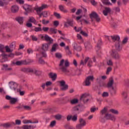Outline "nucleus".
I'll use <instances>...</instances> for the list:
<instances>
[{"label": "nucleus", "instance_id": "20e7f679", "mask_svg": "<svg viewBox=\"0 0 129 129\" xmlns=\"http://www.w3.org/2000/svg\"><path fill=\"white\" fill-rule=\"evenodd\" d=\"M23 8L25 12H26L24 13L26 16H28V14H30V13H33V7L31 5L25 4Z\"/></svg>", "mask_w": 129, "mask_h": 129}, {"label": "nucleus", "instance_id": "603ef678", "mask_svg": "<svg viewBox=\"0 0 129 129\" xmlns=\"http://www.w3.org/2000/svg\"><path fill=\"white\" fill-rule=\"evenodd\" d=\"M77 117H78L77 114H76L72 117V120H73V121H76V120H77Z\"/></svg>", "mask_w": 129, "mask_h": 129}, {"label": "nucleus", "instance_id": "f704fd0d", "mask_svg": "<svg viewBox=\"0 0 129 129\" xmlns=\"http://www.w3.org/2000/svg\"><path fill=\"white\" fill-rule=\"evenodd\" d=\"M33 73H34V74H35V75H36V76H40V75H41V74H42V72L40 71H38V70H33Z\"/></svg>", "mask_w": 129, "mask_h": 129}, {"label": "nucleus", "instance_id": "4be33fe9", "mask_svg": "<svg viewBox=\"0 0 129 129\" xmlns=\"http://www.w3.org/2000/svg\"><path fill=\"white\" fill-rule=\"evenodd\" d=\"M41 15H42L44 18H48L50 16V13L49 11H43L41 13Z\"/></svg>", "mask_w": 129, "mask_h": 129}, {"label": "nucleus", "instance_id": "423d86ee", "mask_svg": "<svg viewBox=\"0 0 129 129\" xmlns=\"http://www.w3.org/2000/svg\"><path fill=\"white\" fill-rule=\"evenodd\" d=\"M6 98L7 100H10V104H16L19 101L18 98H13L9 95H6Z\"/></svg>", "mask_w": 129, "mask_h": 129}, {"label": "nucleus", "instance_id": "8fccbe9b", "mask_svg": "<svg viewBox=\"0 0 129 129\" xmlns=\"http://www.w3.org/2000/svg\"><path fill=\"white\" fill-rule=\"evenodd\" d=\"M80 34L82 35V36H84V37H88V34L85 31H83V30L81 31Z\"/></svg>", "mask_w": 129, "mask_h": 129}, {"label": "nucleus", "instance_id": "0e129e2a", "mask_svg": "<svg viewBox=\"0 0 129 129\" xmlns=\"http://www.w3.org/2000/svg\"><path fill=\"white\" fill-rule=\"evenodd\" d=\"M90 1L91 4L93 6H96L97 5V2H95L94 0H89Z\"/></svg>", "mask_w": 129, "mask_h": 129}, {"label": "nucleus", "instance_id": "c03bdc74", "mask_svg": "<svg viewBox=\"0 0 129 129\" xmlns=\"http://www.w3.org/2000/svg\"><path fill=\"white\" fill-rule=\"evenodd\" d=\"M35 11H36L37 15H38V16H39V18H42V16H43V14H42V13H41V11H39L38 10V9H35Z\"/></svg>", "mask_w": 129, "mask_h": 129}, {"label": "nucleus", "instance_id": "69168bd1", "mask_svg": "<svg viewBox=\"0 0 129 129\" xmlns=\"http://www.w3.org/2000/svg\"><path fill=\"white\" fill-rule=\"evenodd\" d=\"M33 52H34V51L31 48H28L27 49L28 54H32Z\"/></svg>", "mask_w": 129, "mask_h": 129}, {"label": "nucleus", "instance_id": "e433bc0d", "mask_svg": "<svg viewBox=\"0 0 129 129\" xmlns=\"http://www.w3.org/2000/svg\"><path fill=\"white\" fill-rule=\"evenodd\" d=\"M71 104H76L78 103V99H74L71 100Z\"/></svg>", "mask_w": 129, "mask_h": 129}, {"label": "nucleus", "instance_id": "de8ad7c7", "mask_svg": "<svg viewBox=\"0 0 129 129\" xmlns=\"http://www.w3.org/2000/svg\"><path fill=\"white\" fill-rule=\"evenodd\" d=\"M109 94L107 92H104L102 94V97H107L109 96Z\"/></svg>", "mask_w": 129, "mask_h": 129}, {"label": "nucleus", "instance_id": "13d9d810", "mask_svg": "<svg viewBox=\"0 0 129 129\" xmlns=\"http://www.w3.org/2000/svg\"><path fill=\"white\" fill-rule=\"evenodd\" d=\"M31 38H32V41H38V38L35 35H31Z\"/></svg>", "mask_w": 129, "mask_h": 129}, {"label": "nucleus", "instance_id": "a878e982", "mask_svg": "<svg viewBox=\"0 0 129 129\" xmlns=\"http://www.w3.org/2000/svg\"><path fill=\"white\" fill-rule=\"evenodd\" d=\"M111 38L113 41H117V42H119V40L120 39V38L118 35L112 36H111Z\"/></svg>", "mask_w": 129, "mask_h": 129}, {"label": "nucleus", "instance_id": "58836bf2", "mask_svg": "<svg viewBox=\"0 0 129 129\" xmlns=\"http://www.w3.org/2000/svg\"><path fill=\"white\" fill-rule=\"evenodd\" d=\"M49 32H50V33H51V34H57V29H54V28H50L49 29Z\"/></svg>", "mask_w": 129, "mask_h": 129}, {"label": "nucleus", "instance_id": "5701e85b", "mask_svg": "<svg viewBox=\"0 0 129 129\" xmlns=\"http://www.w3.org/2000/svg\"><path fill=\"white\" fill-rule=\"evenodd\" d=\"M80 70H77L72 72V74L73 76H75V75H80L81 73L80 72Z\"/></svg>", "mask_w": 129, "mask_h": 129}, {"label": "nucleus", "instance_id": "bb28decb", "mask_svg": "<svg viewBox=\"0 0 129 129\" xmlns=\"http://www.w3.org/2000/svg\"><path fill=\"white\" fill-rule=\"evenodd\" d=\"M109 0H101L102 3L105 6H112V4L108 2Z\"/></svg>", "mask_w": 129, "mask_h": 129}, {"label": "nucleus", "instance_id": "774afa93", "mask_svg": "<svg viewBox=\"0 0 129 129\" xmlns=\"http://www.w3.org/2000/svg\"><path fill=\"white\" fill-rule=\"evenodd\" d=\"M92 63H93L92 60H89L88 63V67H91L92 66Z\"/></svg>", "mask_w": 129, "mask_h": 129}, {"label": "nucleus", "instance_id": "cd10ccee", "mask_svg": "<svg viewBox=\"0 0 129 129\" xmlns=\"http://www.w3.org/2000/svg\"><path fill=\"white\" fill-rule=\"evenodd\" d=\"M111 95H115L116 94V90L114 89L113 87L109 90Z\"/></svg>", "mask_w": 129, "mask_h": 129}, {"label": "nucleus", "instance_id": "09e8293b", "mask_svg": "<svg viewBox=\"0 0 129 129\" xmlns=\"http://www.w3.org/2000/svg\"><path fill=\"white\" fill-rule=\"evenodd\" d=\"M107 64L108 65V66H113V62H112V60L111 59H109L107 61Z\"/></svg>", "mask_w": 129, "mask_h": 129}, {"label": "nucleus", "instance_id": "aec40b11", "mask_svg": "<svg viewBox=\"0 0 129 129\" xmlns=\"http://www.w3.org/2000/svg\"><path fill=\"white\" fill-rule=\"evenodd\" d=\"M79 124L82 125V126H85L86 125V121L84 120L83 118H81L79 120Z\"/></svg>", "mask_w": 129, "mask_h": 129}, {"label": "nucleus", "instance_id": "a18cd8bd", "mask_svg": "<svg viewBox=\"0 0 129 129\" xmlns=\"http://www.w3.org/2000/svg\"><path fill=\"white\" fill-rule=\"evenodd\" d=\"M56 125V120H53L50 122L49 126L53 127Z\"/></svg>", "mask_w": 129, "mask_h": 129}, {"label": "nucleus", "instance_id": "f8f14e48", "mask_svg": "<svg viewBox=\"0 0 129 129\" xmlns=\"http://www.w3.org/2000/svg\"><path fill=\"white\" fill-rule=\"evenodd\" d=\"M111 12V9L109 7H105L104 10L103 11V14L105 16H108V13Z\"/></svg>", "mask_w": 129, "mask_h": 129}, {"label": "nucleus", "instance_id": "72a5a7b5", "mask_svg": "<svg viewBox=\"0 0 129 129\" xmlns=\"http://www.w3.org/2000/svg\"><path fill=\"white\" fill-rule=\"evenodd\" d=\"M85 47L86 48V49H90L91 48H92L91 45H90V42H89V41L85 42Z\"/></svg>", "mask_w": 129, "mask_h": 129}, {"label": "nucleus", "instance_id": "4d7b16f0", "mask_svg": "<svg viewBox=\"0 0 129 129\" xmlns=\"http://www.w3.org/2000/svg\"><path fill=\"white\" fill-rule=\"evenodd\" d=\"M54 16H55L57 19H61V16L60 15V14L54 12Z\"/></svg>", "mask_w": 129, "mask_h": 129}, {"label": "nucleus", "instance_id": "412c9836", "mask_svg": "<svg viewBox=\"0 0 129 129\" xmlns=\"http://www.w3.org/2000/svg\"><path fill=\"white\" fill-rule=\"evenodd\" d=\"M49 49V44L48 43H44L42 45V50H43V51H48Z\"/></svg>", "mask_w": 129, "mask_h": 129}, {"label": "nucleus", "instance_id": "79ce46f5", "mask_svg": "<svg viewBox=\"0 0 129 129\" xmlns=\"http://www.w3.org/2000/svg\"><path fill=\"white\" fill-rule=\"evenodd\" d=\"M110 112H112V113H113L114 114H118V111L117 110L111 109H110Z\"/></svg>", "mask_w": 129, "mask_h": 129}, {"label": "nucleus", "instance_id": "f257e3e1", "mask_svg": "<svg viewBox=\"0 0 129 129\" xmlns=\"http://www.w3.org/2000/svg\"><path fill=\"white\" fill-rule=\"evenodd\" d=\"M70 64L68 60L62 59L60 61L59 67H61L60 70H61L62 72H69V71L67 70V67H69Z\"/></svg>", "mask_w": 129, "mask_h": 129}, {"label": "nucleus", "instance_id": "2f4dec72", "mask_svg": "<svg viewBox=\"0 0 129 129\" xmlns=\"http://www.w3.org/2000/svg\"><path fill=\"white\" fill-rule=\"evenodd\" d=\"M33 62H34V60H33V59H28L27 60H26V59L24 60L25 65H28V64L33 63Z\"/></svg>", "mask_w": 129, "mask_h": 129}, {"label": "nucleus", "instance_id": "9b49d317", "mask_svg": "<svg viewBox=\"0 0 129 129\" xmlns=\"http://www.w3.org/2000/svg\"><path fill=\"white\" fill-rule=\"evenodd\" d=\"M21 71L25 73L29 72L30 73L34 72V70H32V69L31 68H23L22 69H21Z\"/></svg>", "mask_w": 129, "mask_h": 129}, {"label": "nucleus", "instance_id": "4468645a", "mask_svg": "<svg viewBox=\"0 0 129 129\" xmlns=\"http://www.w3.org/2000/svg\"><path fill=\"white\" fill-rule=\"evenodd\" d=\"M35 9L42 12L43 10H45V9H48V5H47V4H42L41 7L36 8Z\"/></svg>", "mask_w": 129, "mask_h": 129}, {"label": "nucleus", "instance_id": "680f3d73", "mask_svg": "<svg viewBox=\"0 0 129 129\" xmlns=\"http://www.w3.org/2000/svg\"><path fill=\"white\" fill-rule=\"evenodd\" d=\"M29 22H30L31 23H36V20H35L34 17H30Z\"/></svg>", "mask_w": 129, "mask_h": 129}, {"label": "nucleus", "instance_id": "49530a36", "mask_svg": "<svg viewBox=\"0 0 129 129\" xmlns=\"http://www.w3.org/2000/svg\"><path fill=\"white\" fill-rule=\"evenodd\" d=\"M111 115H112L109 113H106L105 114L104 117L107 119H110V117H111Z\"/></svg>", "mask_w": 129, "mask_h": 129}, {"label": "nucleus", "instance_id": "ea45409f", "mask_svg": "<svg viewBox=\"0 0 129 129\" xmlns=\"http://www.w3.org/2000/svg\"><path fill=\"white\" fill-rule=\"evenodd\" d=\"M17 92H19L20 95H21V96H23L25 95V93L26 92H25V91H22L20 89H17Z\"/></svg>", "mask_w": 129, "mask_h": 129}, {"label": "nucleus", "instance_id": "c756f323", "mask_svg": "<svg viewBox=\"0 0 129 129\" xmlns=\"http://www.w3.org/2000/svg\"><path fill=\"white\" fill-rule=\"evenodd\" d=\"M2 126H3L5 128H9V127H11L12 126V124L11 123L7 122L1 125Z\"/></svg>", "mask_w": 129, "mask_h": 129}, {"label": "nucleus", "instance_id": "0eeeda50", "mask_svg": "<svg viewBox=\"0 0 129 129\" xmlns=\"http://www.w3.org/2000/svg\"><path fill=\"white\" fill-rule=\"evenodd\" d=\"M9 86L10 89H11L12 91H14L15 92H16V90L18 89V84H17V83L16 82H10L9 83Z\"/></svg>", "mask_w": 129, "mask_h": 129}, {"label": "nucleus", "instance_id": "5fc2aeb1", "mask_svg": "<svg viewBox=\"0 0 129 129\" xmlns=\"http://www.w3.org/2000/svg\"><path fill=\"white\" fill-rule=\"evenodd\" d=\"M55 117L56 119H57V120H60V119H61V118H62V115H61L60 114H57L55 116Z\"/></svg>", "mask_w": 129, "mask_h": 129}, {"label": "nucleus", "instance_id": "1a4fd4ad", "mask_svg": "<svg viewBox=\"0 0 129 129\" xmlns=\"http://www.w3.org/2000/svg\"><path fill=\"white\" fill-rule=\"evenodd\" d=\"M59 83L60 84V86L62 87L61 88V90L65 91L68 89V85H65V81L62 80L61 81L59 82Z\"/></svg>", "mask_w": 129, "mask_h": 129}, {"label": "nucleus", "instance_id": "052dcab7", "mask_svg": "<svg viewBox=\"0 0 129 129\" xmlns=\"http://www.w3.org/2000/svg\"><path fill=\"white\" fill-rule=\"evenodd\" d=\"M83 126L79 123L77 124L76 125V129H82Z\"/></svg>", "mask_w": 129, "mask_h": 129}, {"label": "nucleus", "instance_id": "6ab92c4d", "mask_svg": "<svg viewBox=\"0 0 129 129\" xmlns=\"http://www.w3.org/2000/svg\"><path fill=\"white\" fill-rule=\"evenodd\" d=\"M13 64L17 66H22V65H25V60L17 61L16 62H14Z\"/></svg>", "mask_w": 129, "mask_h": 129}, {"label": "nucleus", "instance_id": "7c9ffc66", "mask_svg": "<svg viewBox=\"0 0 129 129\" xmlns=\"http://www.w3.org/2000/svg\"><path fill=\"white\" fill-rule=\"evenodd\" d=\"M106 112H107V108L106 107H104L103 109L100 111L101 115H105L106 114Z\"/></svg>", "mask_w": 129, "mask_h": 129}, {"label": "nucleus", "instance_id": "9d476101", "mask_svg": "<svg viewBox=\"0 0 129 129\" xmlns=\"http://www.w3.org/2000/svg\"><path fill=\"white\" fill-rule=\"evenodd\" d=\"M44 39L45 41L47 42H49L48 43V45H51V44H53L54 40L51 37H50L48 35H45L44 36Z\"/></svg>", "mask_w": 129, "mask_h": 129}, {"label": "nucleus", "instance_id": "f3484780", "mask_svg": "<svg viewBox=\"0 0 129 129\" xmlns=\"http://www.w3.org/2000/svg\"><path fill=\"white\" fill-rule=\"evenodd\" d=\"M16 21L20 24V25H23V23H24V18L18 17H16L15 19Z\"/></svg>", "mask_w": 129, "mask_h": 129}, {"label": "nucleus", "instance_id": "6e6552de", "mask_svg": "<svg viewBox=\"0 0 129 129\" xmlns=\"http://www.w3.org/2000/svg\"><path fill=\"white\" fill-rule=\"evenodd\" d=\"M110 55L112 58L115 59L116 60H119L120 58V56H119V54H118L115 49L112 50V52H111Z\"/></svg>", "mask_w": 129, "mask_h": 129}, {"label": "nucleus", "instance_id": "c85d7f7f", "mask_svg": "<svg viewBox=\"0 0 129 129\" xmlns=\"http://www.w3.org/2000/svg\"><path fill=\"white\" fill-rule=\"evenodd\" d=\"M57 47H58V44L57 43H54L53 45H52L51 52H56V50H57Z\"/></svg>", "mask_w": 129, "mask_h": 129}, {"label": "nucleus", "instance_id": "864d4df0", "mask_svg": "<svg viewBox=\"0 0 129 129\" xmlns=\"http://www.w3.org/2000/svg\"><path fill=\"white\" fill-rule=\"evenodd\" d=\"M79 106H80V105L74 107L73 108L74 111H78L79 110Z\"/></svg>", "mask_w": 129, "mask_h": 129}, {"label": "nucleus", "instance_id": "3c124183", "mask_svg": "<svg viewBox=\"0 0 129 129\" xmlns=\"http://www.w3.org/2000/svg\"><path fill=\"white\" fill-rule=\"evenodd\" d=\"M38 63L41 65H44L45 64V60H43L42 58H39Z\"/></svg>", "mask_w": 129, "mask_h": 129}, {"label": "nucleus", "instance_id": "a19ab883", "mask_svg": "<svg viewBox=\"0 0 129 129\" xmlns=\"http://www.w3.org/2000/svg\"><path fill=\"white\" fill-rule=\"evenodd\" d=\"M5 50V45L2 44H0V52L2 53H4ZM0 57H1V54H0Z\"/></svg>", "mask_w": 129, "mask_h": 129}, {"label": "nucleus", "instance_id": "4c0bfd02", "mask_svg": "<svg viewBox=\"0 0 129 129\" xmlns=\"http://www.w3.org/2000/svg\"><path fill=\"white\" fill-rule=\"evenodd\" d=\"M102 44V41L101 40H98L97 43V48H98V49H100L101 46Z\"/></svg>", "mask_w": 129, "mask_h": 129}, {"label": "nucleus", "instance_id": "393cba45", "mask_svg": "<svg viewBox=\"0 0 129 129\" xmlns=\"http://www.w3.org/2000/svg\"><path fill=\"white\" fill-rule=\"evenodd\" d=\"M59 9L60 12H62V13H64L65 14L68 13V10L65 9V8H64V7H63V6L62 5L59 6Z\"/></svg>", "mask_w": 129, "mask_h": 129}, {"label": "nucleus", "instance_id": "dca6fc26", "mask_svg": "<svg viewBox=\"0 0 129 129\" xmlns=\"http://www.w3.org/2000/svg\"><path fill=\"white\" fill-rule=\"evenodd\" d=\"M114 82V81L113 80V79L110 80L106 85V87L107 88H112V85H113Z\"/></svg>", "mask_w": 129, "mask_h": 129}, {"label": "nucleus", "instance_id": "6e6d98bb", "mask_svg": "<svg viewBox=\"0 0 129 129\" xmlns=\"http://www.w3.org/2000/svg\"><path fill=\"white\" fill-rule=\"evenodd\" d=\"M111 27L113 29H116V27H117V25L116 24V23L114 22H112Z\"/></svg>", "mask_w": 129, "mask_h": 129}, {"label": "nucleus", "instance_id": "b1692460", "mask_svg": "<svg viewBox=\"0 0 129 129\" xmlns=\"http://www.w3.org/2000/svg\"><path fill=\"white\" fill-rule=\"evenodd\" d=\"M16 41H13L10 44L9 47H10V49L12 50V51H14V50L16 49Z\"/></svg>", "mask_w": 129, "mask_h": 129}, {"label": "nucleus", "instance_id": "473e14b6", "mask_svg": "<svg viewBox=\"0 0 129 129\" xmlns=\"http://www.w3.org/2000/svg\"><path fill=\"white\" fill-rule=\"evenodd\" d=\"M74 48L75 50H76V51H78V52H80L82 50L81 46H77V44H74Z\"/></svg>", "mask_w": 129, "mask_h": 129}, {"label": "nucleus", "instance_id": "c9c22d12", "mask_svg": "<svg viewBox=\"0 0 129 129\" xmlns=\"http://www.w3.org/2000/svg\"><path fill=\"white\" fill-rule=\"evenodd\" d=\"M5 49L6 50V52H7V53H11L12 52H13V49H11V47H9V46H5Z\"/></svg>", "mask_w": 129, "mask_h": 129}, {"label": "nucleus", "instance_id": "39448f33", "mask_svg": "<svg viewBox=\"0 0 129 129\" xmlns=\"http://www.w3.org/2000/svg\"><path fill=\"white\" fill-rule=\"evenodd\" d=\"M88 96H89V94L88 93L83 94L81 96V101H83L85 104H86V103H88V101H89V99L87 98Z\"/></svg>", "mask_w": 129, "mask_h": 129}, {"label": "nucleus", "instance_id": "f03ea898", "mask_svg": "<svg viewBox=\"0 0 129 129\" xmlns=\"http://www.w3.org/2000/svg\"><path fill=\"white\" fill-rule=\"evenodd\" d=\"M90 18L91 19L92 22H93V21L95 20L97 23H100V21H101V19L95 12H93L90 14Z\"/></svg>", "mask_w": 129, "mask_h": 129}, {"label": "nucleus", "instance_id": "7ed1b4c3", "mask_svg": "<svg viewBox=\"0 0 129 129\" xmlns=\"http://www.w3.org/2000/svg\"><path fill=\"white\" fill-rule=\"evenodd\" d=\"M93 80H94V77L93 76L87 77L84 82L85 86H90V85H91V81H93Z\"/></svg>", "mask_w": 129, "mask_h": 129}, {"label": "nucleus", "instance_id": "ddd939ff", "mask_svg": "<svg viewBox=\"0 0 129 129\" xmlns=\"http://www.w3.org/2000/svg\"><path fill=\"white\" fill-rule=\"evenodd\" d=\"M49 78H51L52 81H55L56 79H57V74H53V73H50L48 74Z\"/></svg>", "mask_w": 129, "mask_h": 129}, {"label": "nucleus", "instance_id": "37998d69", "mask_svg": "<svg viewBox=\"0 0 129 129\" xmlns=\"http://www.w3.org/2000/svg\"><path fill=\"white\" fill-rule=\"evenodd\" d=\"M24 109L26 110H32V107L30 106H27V105H23V106Z\"/></svg>", "mask_w": 129, "mask_h": 129}, {"label": "nucleus", "instance_id": "e2e57ef3", "mask_svg": "<svg viewBox=\"0 0 129 129\" xmlns=\"http://www.w3.org/2000/svg\"><path fill=\"white\" fill-rule=\"evenodd\" d=\"M35 32H41L42 28L41 27H35Z\"/></svg>", "mask_w": 129, "mask_h": 129}, {"label": "nucleus", "instance_id": "a211bd4d", "mask_svg": "<svg viewBox=\"0 0 129 129\" xmlns=\"http://www.w3.org/2000/svg\"><path fill=\"white\" fill-rule=\"evenodd\" d=\"M115 51H120L121 50L120 48V42L117 41V42L115 44Z\"/></svg>", "mask_w": 129, "mask_h": 129}, {"label": "nucleus", "instance_id": "2eb2a0df", "mask_svg": "<svg viewBox=\"0 0 129 129\" xmlns=\"http://www.w3.org/2000/svg\"><path fill=\"white\" fill-rule=\"evenodd\" d=\"M19 11V7L16 5L13 6L11 8V12L16 14V13H18Z\"/></svg>", "mask_w": 129, "mask_h": 129}, {"label": "nucleus", "instance_id": "338daca9", "mask_svg": "<svg viewBox=\"0 0 129 129\" xmlns=\"http://www.w3.org/2000/svg\"><path fill=\"white\" fill-rule=\"evenodd\" d=\"M23 123H32V122L31 121V120H23Z\"/></svg>", "mask_w": 129, "mask_h": 129}, {"label": "nucleus", "instance_id": "bf43d9fd", "mask_svg": "<svg viewBox=\"0 0 129 129\" xmlns=\"http://www.w3.org/2000/svg\"><path fill=\"white\" fill-rule=\"evenodd\" d=\"M111 70H112V68L111 67H108L107 69V72L106 73V74L108 75V74H109V72H110L111 71Z\"/></svg>", "mask_w": 129, "mask_h": 129}]
</instances>
